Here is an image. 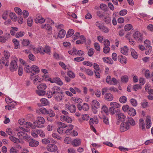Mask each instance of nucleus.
Masks as SVG:
<instances>
[{"instance_id":"obj_38","label":"nucleus","mask_w":153,"mask_h":153,"mask_svg":"<svg viewBox=\"0 0 153 153\" xmlns=\"http://www.w3.org/2000/svg\"><path fill=\"white\" fill-rule=\"evenodd\" d=\"M119 100L121 103H124L127 102V99L126 97L122 96L120 98Z\"/></svg>"},{"instance_id":"obj_44","label":"nucleus","mask_w":153,"mask_h":153,"mask_svg":"<svg viewBox=\"0 0 153 153\" xmlns=\"http://www.w3.org/2000/svg\"><path fill=\"white\" fill-rule=\"evenodd\" d=\"M13 42L15 46L14 48L15 49H17L19 46V42L17 39H13Z\"/></svg>"},{"instance_id":"obj_18","label":"nucleus","mask_w":153,"mask_h":153,"mask_svg":"<svg viewBox=\"0 0 153 153\" xmlns=\"http://www.w3.org/2000/svg\"><path fill=\"white\" fill-rule=\"evenodd\" d=\"M128 50L129 49L128 47L125 46L121 48L120 51L122 54L126 55L128 53Z\"/></svg>"},{"instance_id":"obj_47","label":"nucleus","mask_w":153,"mask_h":153,"mask_svg":"<svg viewBox=\"0 0 153 153\" xmlns=\"http://www.w3.org/2000/svg\"><path fill=\"white\" fill-rule=\"evenodd\" d=\"M9 16L13 21H16L17 17L15 13H11L10 14Z\"/></svg>"},{"instance_id":"obj_26","label":"nucleus","mask_w":153,"mask_h":153,"mask_svg":"<svg viewBox=\"0 0 153 153\" xmlns=\"http://www.w3.org/2000/svg\"><path fill=\"white\" fill-rule=\"evenodd\" d=\"M66 33V32L65 30L63 29L61 30L59 32L58 36L60 38H63Z\"/></svg>"},{"instance_id":"obj_43","label":"nucleus","mask_w":153,"mask_h":153,"mask_svg":"<svg viewBox=\"0 0 153 153\" xmlns=\"http://www.w3.org/2000/svg\"><path fill=\"white\" fill-rule=\"evenodd\" d=\"M24 69L27 72L29 73H31V72L32 67H30V66L27 65H26Z\"/></svg>"},{"instance_id":"obj_56","label":"nucleus","mask_w":153,"mask_h":153,"mask_svg":"<svg viewBox=\"0 0 153 153\" xmlns=\"http://www.w3.org/2000/svg\"><path fill=\"white\" fill-rule=\"evenodd\" d=\"M7 38L3 36H0V42L2 43H5L7 40Z\"/></svg>"},{"instance_id":"obj_41","label":"nucleus","mask_w":153,"mask_h":153,"mask_svg":"<svg viewBox=\"0 0 153 153\" xmlns=\"http://www.w3.org/2000/svg\"><path fill=\"white\" fill-rule=\"evenodd\" d=\"M141 106L143 108H145L149 106L148 102L146 100H144L141 103Z\"/></svg>"},{"instance_id":"obj_5","label":"nucleus","mask_w":153,"mask_h":153,"mask_svg":"<svg viewBox=\"0 0 153 153\" xmlns=\"http://www.w3.org/2000/svg\"><path fill=\"white\" fill-rule=\"evenodd\" d=\"M130 126L128 123L123 122L120 125V130L121 132L126 131L128 130Z\"/></svg>"},{"instance_id":"obj_32","label":"nucleus","mask_w":153,"mask_h":153,"mask_svg":"<svg viewBox=\"0 0 153 153\" xmlns=\"http://www.w3.org/2000/svg\"><path fill=\"white\" fill-rule=\"evenodd\" d=\"M40 112L42 114H47L48 112V110L44 107H41L39 109Z\"/></svg>"},{"instance_id":"obj_46","label":"nucleus","mask_w":153,"mask_h":153,"mask_svg":"<svg viewBox=\"0 0 153 153\" xmlns=\"http://www.w3.org/2000/svg\"><path fill=\"white\" fill-rule=\"evenodd\" d=\"M132 28V26L131 24H128L124 27V29L126 31H128Z\"/></svg>"},{"instance_id":"obj_16","label":"nucleus","mask_w":153,"mask_h":153,"mask_svg":"<svg viewBox=\"0 0 153 153\" xmlns=\"http://www.w3.org/2000/svg\"><path fill=\"white\" fill-rule=\"evenodd\" d=\"M71 144L74 146H77L80 145L81 140L80 139H74L72 141Z\"/></svg>"},{"instance_id":"obj_15","label":"nucleus","mask_w":153,"mask_h":153,"mask_svg":"<svg viewBox=\"0 0 153 153\" xmlns=\"http://www.w3.org/2000/svg\"><path fill=\"white\" fill-rule=\"evenodd\" d=\"M113 95L110 93H106L104 95V98L107 101H111L113 100Z\"/></svg>"},{"instance_id":"obj_6","label":"nucleus","mask_w":153,"mask_h":153,"mask_svg":"<svg viewBox=\"0 0 153 153\" xmlns=\"http://www.w3.org/2000/svg\"><path fill=\"white\" fill-rule=\"evenodd\" d=\"M39 52L42 54H44L46 53L50 55L51 52V49L50 47L46 46L44 49H41V48L39 49Z\"/></svg>"},{"instance_id":"obj_8","label":"nucleus","mask_w":153,"mask_h":153,"mask_svg":"<svg viewBox=\"0 0 153 153\" xmlns=\"http://www.w3.org/2000/svg\"><path fill=\"white\" fill-rule=\"evenodd\" d=\"M40 28L42 29H45L48 30V33L50 34L52 33V27L51 26L48 24H45L44 25H41Z\"/></svg>"},{"instance_id":"obj_37","label":"nucleus","mask_w":153,"mask_h":153,"mask_svg":"<svg viewBox=\"0 0 153 153\" xmlns=\"http://www.w3.org/2000/svg\"><path fill=\"white\" fill-rule=\"evenodd\" d=\"M26 134L24 133L23 131H19V132L17 133L18 136L19 138H22L23 139V136L26 135Z\"/></svg>"},{"instance_id":"obj_60","label":"nucleus","mask_w":153,"mask_h":153,"mask_svg":"<svg viewBox=\"0 0 153 153\" xmlns=\"http://www.w3.org/2000/svg\"><path fill=\"white\" fill-rule=\"evenodd\" d=\"M128 121L129 123L131 125L134 126L135 125V122L131 117L128 118Z\"/></svg>"},{"instance_id":"obj_11","label":"nucleus","mask_w":153,"mask_h":153,"mask_svg":"<svg viewBox=\"0 0 153 153\" xmlns=\"http://www.w3.org/2000/svg\"><path fill=\"white\" fill-rule=\"evenodd\" d=\"M119 61L122 64H125L126 63L127 59L126 57L122 55H120L118 56Z\"/></svg>"},{"instance_id":"obj_45","label":"nucleus","mask_w":153,"mask_h":153,"mask_svg":"<svg viewBox=\"0 0 153 153\" xmlns=\"http://www.w3.org/2000/svg\"><path fill=\"white\" fill-rule=\"evenodd\" d=\"M104 61L106 63H109V64H112V60L110 58H106L104 57L103 58Z\"/></svg>"},{"instance_id":"obj_13","label":"nucleus","mask_w":153,"mask_h":153,"mask_svg":"<svg viewBox=\"0 0 153 153\" xmlns=\"http://www.w3.org/2000/svg\"><path fill=\"white\" fill-rule=\"evenodd\" d=\"M53 96L57 101L59 102L62 100L63 95L61 91L56 95H55Z\"/></svg>"},{"instance_id":"obj_48","label":"nucleus","mask_w":153,"mask_h":153,"mask_svg":"<svg viewBox=\"0 0 153 153\" xmlns=\"http://www.w3.org/2000/svg\"><path fill=\"white\" fill-rule=\"evenodd\" d=\"M72 99L73 101H75L77 103H81L82 101V100L81 99L78 98L74 97H72Z\"/></svg>"},{"instance_id":"obj_59","label":"nucleus","mask_w":153,"mask_h":153,"mask_svg":"<svg viewBox=\"0 0 153 153\" xmlns=\"http://www.w3.org/2000/svg\"><path fill=\"white\" fill-rule=\"evenodd\" d=\"M33 19L32 18L30 17L28 18L27 20V24L29 27H31L32 25Z\"/></svg>"},{"instance_id":"obj_21","label":"nucleus","mask_w":153,"mask_h":153,"mask_svg":"<svg viewBox=\"0 0 153 153\" xmlns=\"http://www.w3.org/2000/svg\"><path fill=\"white\" fill-rule=\"evenodd\" d=\"M31 79L33 80V82L35 85H37L38 83V75H31Z\"/></svg>"},{"instance_id":"obj_9","label":"nucleus","mask_w":153,"mask_h":153,"mask_svg":"<svg viewBox=\"0 0 153 153\" xmlns=\"http://www.w3.org/2000/svg\"><path fill=\"white\" fill-rule=\"evenodd\" d=\"M18 66L17 62L16 60L12 61L10 62V68L11 71L16 70Z\"/></svg>"},{"instance_id":"obj_12","label":"nucleus","mask_w":153,"mask_h":153,"mask_svg":"<svg viewBox=\"0 0 153 153\" xmlns=\"http://www.w3.org/2000/svg\"><path fill=\"white\" fill-rule=\"evenodd\" d=\"M66 105L67 106L66 107L67 108L71 113H74L76 112V108L74 105L72 104L70 105Z\"/></svg>"},{"instance_id":"obj_49","label":"nucleus","mask_w":153,"mask_h":153,"mask_svg":"<svg viewBox=\"0 0 153 153\" xmlns=\"http://www.w3.org/2000/svg\"><path fill=\"white\" fill-rule=\"evenodd\" d=\"M72 141L71 138L69 137H66L64 140V142L67 144L71 143Z\"/></svg>"},{"instance_id":"obj_28","label":"nucleus","mask_w":153,"mask_h":153,"mask_svg":"<svg viewBox=\"0 0 153 153\" xmlns=\"http://www.w3.org/2000/svg\"><path fill=\"white\" fill-rule=\"evenodd\" d=\"M131 55L132 56L134 59H137L138 57V55L137 52L133 49H131Z\"/></svg>"},{"instance_id":"obj_24","label":"nucleus","mask_w":153,"mask_h":153,"mask_svg":"<svg viewBox=\"0 0 153 153\" xmlns=\"http://www.w3.org/2000/svg\"><path fill=\"white\" fill-rule=\"evenodd\" d=\"M139 127L143 130H145L144 122L143 119H140L139 120Z\"/></svg>"},{"instance_id":"obj_62","label":"nucleus","mask_w":153,"mask_h":153,"mask_svg":"<svg viewBox=\"0 0 153 153\" xmlns=\"http://www.w3.org/2000/svg\"><path fill=\"white\" fill-rule=\"evenodd\" d=\"M152 47L146 48L145 50V54L146 55H149L152 51Z\"/></svg>"},{"instance_id":"obj_63","label":"nucleus","mask_w":153,"mask_h":153,"mask_svg":"<svg viewBox=\"0 0 153 153\" xmlns=\"http://www.w3.org/2000/svg\"><path fill=\"white\" fill-rule=\"evenodd\" d=\"M68 75L71 78H74L75 77L74 74L71 71H69L67 72Z\"/></svg>"},{"instance_id":"obj_57","label":"nucleus","mask_w":153,"mask_h":153,"mask_svg":"<svg viewBox=\"0 0 153 153\" xmlns=\"http://www.w3.org/2000/svg\"><path fill=\"white\" fill-rule=\"evenodd\" d=\"M108 111V108L105 106H103L101 108V112L107 114Z\"/></svg>"},{"instance_id":"obj_3","label":"nucleus","mask_w":153,"mask_h":153,"mask_svg":"<svg viewBox=\"0 0 153 153\" xmlns=\"http://www.w3.org/2000/svg\"><path fill=\"white\" fill-rule=\"evenodd\" d=\"M47 80L50 82L51 83H57L60 85H62L63 84V82L61 79L58 77H56L53 79L48 77Z\"/></svg>"},{"instance_id":"obj_22","label":"nucleus","mask_w":153,"mask_h":153,"mask_svg":"<svg viewBox=\"0 0 153 153\" xmlns=\"http://www.w3.org/2000/svg\"><path fill=\"white\" fill-rule=\"evenodd\" d=\"M40 101L41 102V105H40L41 106H45L46 105H47L49 104V102L45 98H42L40 100Z\"/></svg>"},{"instance_id":"obj_30","label":"nucleus","mask_w":153,"mask_h":153,"mask_svg":"<svg viewBox=\"0 0 153 153\" xmlns=\"http://www.w3.org/2000/svg\"><path fill=\"white\" fill-rule=\"evenodd\" d=\"M16 131H23L24 133L25 132H28L30 130L28 127H27L26 128L22 127H19L18 129H17Z\"/></svg>"},{"instance_id":"obj_34","label":"nucleus","mask_w":153,"mask_h":153,"mask_svg":"<svg viewBox=\"0 0 153 153\" xmlns=\"http://www.w3.org/2000/svg\"><path fill=\"white\" fill-rule=\"evenodd\" d=\"M121 79L123 82L126 83L128 80V77L127 75H124L121 76Z\"/></svg>"},{"instance_id":"obj_39","label":"nucleus","mask_w":153,"mask_h":153,"mask_svg":"<svg viewBox=\"0 0 153 153\" xmlns=\"http://www.w3.org/2000/svg\"><path fill=\"white\" fill-rule=\"evenodd\" d=\"M47 114H48L51 117H53L55 116V113L52 110L50 109L48 111Z\"/></svg>"},{"instance_id":"obj_54","label":"nucleus","mask_w":153,"mask_h":153,"mask_svg":"<svg viewBox=\"0 0 153 153\" xmlns=\"http://www.w3.org/2000/svg\"><path fill=\"white\" fill-rule=\"evenodd\" d=\"M15 11L19 15H21L22 14L21 10L19 7H15L14 8Z\"/></svg>"},{"instance_id":"obj_35","label":"nucleus","mask_w":153,"mask_h":153,"mask_svg":"<svg viewBox=\"0 0 153 153\" xmlns=\"http://www.w3.org/2000/svg\"><path fill=\"white\" fill-rule=\"evenodd\" d=\"M102 18V20L107 24H108L111 22V19L110 17H105L104 16Z\"/></svg>"},{"instance_id":"obj_19","label":"nucleus","mask_w":153,"mask_h":153,"mask_svg":"<svg viewBox=\"0 0 153 153\" xmlns=\"http://www.w3.org/2000/svg\"><path fill=\"white\" fill-rule=\"evenodd\" d=\"M151 122L149 117H147L146 120V125L147 128H149L151 126Z\"/></svg>"},{"instance_id":"obj_23","label":"nucleus","mask_w":153,"mask_h":153,"mask_svg":"<svg viewBox=\"0 0 153 153\" xmlns=\"http://www.w3.org/2000/svg\"><path fill=\"white\" fill-rule=\"evenodd\" d=\"M136 112L135 110L133 108H130L128 110V114L131 116H134L136 114Z\"/></svg>"},{"instance_id":"obj_2","label":"nucleus","mask_w":153,"mask_h":153,"mask_svg":"<svg viewBox=\"0 0 153 153\" xmlns=\"http://www.w3.org/2000/svg\"><path fill=\"white\" fill-rule=\"evenodd\" d=\"M46 149L48 152H55L58 150V147L55 144H51L47 145Z\"/></svg>"},{"instance_id":"obj_52","label":"nucleus","mask_w":153,"mask_h":153,"mask_svg":"<svg viewBox=\"0 0 153 153\" xmlns=\"http://www.w3.org/2000/svg\"><path fill=\"white\" fill-rule=\"evenodd\" d=\"M47 88V86L45 83H41L39 85V89L45 90Z\"/></svg>"},{"instance_id":"obj_50","label":"nucleus","mask_w":153,"mask_h":153,"mask_svg":"<svg viewBox=\"0 0 153 153\" xmlns=\"http://www.w3.org/2000/svg\"><path fill=\"white\" fill-rule=\"evenodd\" d=\"M130 102L132 105L134 106H136L137 105V102L136 100L132 98L130 100Z\"/></svg>"},{"instance_id":"obj_53","label":"nucleus","mask_w":153,"mask_h":153,"mask_svg":"<svg viewBox=\"0 0 153 153\" xmlns=\"http://www.w3.org/2000/svg\"><path fill=\"white\" fill-rule=\"evenodd\" d=\"M25 34V33L23 31H20L17 33L16 34V37L19 38L23 36Z\"/></svg>"},{"instance_id":"obj_64","label":"nucleus","mask_w":153,"mask_h":153,"mask_svg":"<svg viewBox=\"0 0 153 153\" xmlns=\"http://www.w3.org/2000/svg\"><path fill=\"white\" fill-rule=\"evenodd\" d=\"M10 153H18V150L13 147H12L10 150Z\"/></svg>"},{"instance_id":"obj_51","label":"nucleus","mask_w":153,"mask_h":153,"mask_svg":"<svg viewBox=\"0 0 153 153\" xmlns=\"http://www.w3.org/2000/svg\"><path fill=\"white\" fill-rule=\"evenodd\" d=\"M144 45L146 48H148L152 47L150 46V43L149 41L148 40H146L144 42Z\"/></svg>"},{"instance_id":"obj_58","label":"nucleus","mask_w":153,"mask_h":153,"mask_svg":"<svg viewBox=\"0 0 153 153\" xmlns=\"http://www.w3.org/2000/svg\"><path fill=\"white\" fill-rule=\"evenodd\" d=\"M37 130H33L32 133V135L34 137H38V131Z\"/></svg>"},{"instance_id":"obj_17","label":"nucleus","mask_w":153,"mask_h":153,"mask_svg":"<svg viewBox=\"0 0 153 153\" xmlns=\"http://www.w3.org/2000/svg\"><path fill=\"white\" fill-rule=\"evenodd\" d=\"M100 106V104L96 100L92 101L91 104L92 107H94L97 109L99 108Z\"/></svg>"},{"instance_id":"obj_20","label":"nucleus","mask_w":153,"mask_h":153,"mask_svg":"<svg viewBox=\"0 0 153 153\" xmlns=\"http://www.w3.org/2000/svg\"><path fill=\"white\" fill-rule=\"evenodd\" d=\"M45 122V120L43 117H39V128H42L44 126V124Z\"/></svg>"},{"instance_id":"obj_7","label":"nucleus","mask_w":153,"mask_h":153,"mask_svg":"<svg viewBox=\"0 0 153 153\" xmlns=\"http://www.w3.org/2000/svg\"><path fill=\"white\" fill-rule=\"evenodd\" d=\"M134 38L139 42H141L143 40V37L141 33L138 31L135 32L133 34Z\"/></svg>"},{"instance_id":"obj_55","label":"nucleus","mask_w":153,"mask_h":153,"mask_svg":"<svg viewBox=\"0 0 153 153\" xmlns=\"http://www.w3.org/2000/svg\"><path fill=\"white\" fill-rule=\"evenodd\" d=\"M106 82L108 84L111 85H112V82L110 76H107L106 79Z\"/></svg>"},{"instance_id":"obj_61","label":"nucleus","mask_w":153,"mask_h":153,"mask_svg":"<svg viewBox=\"0 0 153 153\" xmlns=\"http://www.w3.org/2000/svg\"><path fill=\"white\" fill-rule=\"evenodd\" d=\"M26 134V135L23 136L24 137L23 139L29 143V142L31 141L32 139H31V138L30 137H29L27 134Z\"/></svg>"},{"instance_id":"obj_36","label":"nucleus","mask_w":153,"mask_h":153,"mask_svg":"<svg viewBox=\"0 0 153 153\" xmlns=\"http://www.w3.org/2000/svg\"><path fill=\"white\" fill-rule=\"evenodd\" d=\"M77 50L75 48H73L72 50L68 51V53L72 55H76Z\"/></svg>"},{"instance_id":"obj_10","label":"nucleus","mask_w":153,"mask_h":153,"mask_svg":"<svg viewBox=\"0 0 153 153\" xmlns=\"http://www.w3.org/2000/svg\"><path fill=\"white\" fill-rule=\"evenodd\" d=\"M60 119L62 121H65L68 123H71L72 122V119L68 116L61 115Z\"/></svg>"},{"instance_id":"obj_29","label":"nucleus","mask_w":153,"mask_h":153,"mask_svg":"<svg viewBox=\"0 0 153 153\" xmlns=\"http://www.w3.org/2000/svg\"><path fill=\"white\" fill-rule=\"evenodd\" d=\"M111 107L114 108H119L120 107V105L118 103L115 102H111L110 103Z\"/></svg>"},{"instance_id":"obj_42","label":"nucleus","mask_w":153,"mask_h":153,"mask_svg":"<svg viewBox=\"0 0 153 153\" xmlns=\"http://www.w3.org/2000/svg\"><path fill=\"white\" fill-rule=\"evenodd\" d=\"M101 28V29L100 30H102L105 33H107L109 31V29L107 27L105 26L104 25H103Z\"/></svg>"},{"instance_id":"obj_27","label":"nucleus","mask_w":153,"mask_h":153,"mask_svg":"<svg viewBox=\"0 0 153 153\" xmlns=\"http://www.w3.org/2000/svg\"><path fill=\"white\" fill-rule=\"evenodd\" d=\"M9 58L2 57L1 62L4 64L5 66H8L9 65Z\"/></svg>"},{"instance_id":"obj_33","label":"nucleus","mask_w":153,"mask_h":153,"mask_svg":"<svg viewBox=\"0 0 153 153\" xmlns=\"http://www.w3.org/2000/svg\"><path fill=\"white\" fill-rule=\"evenodd\" d=\"M30 43V41L28 39H24L22 42V44L23 46H27Z\"/></svg>"},{"instance_id":"obj_1","label":"nucleus","mask_w":153,"mask_h":153,"mask_svg":"<svg viewBox=\"0 0 153 153\" xmlns=\"http://www.w3.org/2000/svg\"><path fill=\"white\" fill-rule=\"evenodd\" d=\"M60 92H61V90L59 87L54 86L51 88V91H47L46 94L48 98H51L53 96L56 95Z\"/></svg>"},{"instance_id":"obj_25","label":"nucleus","mask_w":153,"mask_h":153,"mask_svg":"<svg viewBox=\"0 0 153 153\" xmlns=\"http://www.w3.org/2000/svg\"><path fill=\"white\" fill-rule=\"evenodd\" d=\"M29 145L31 147H36L38 145V142L32 139L31 141L29 142Z\"/></svg>"},{"instance_id":"obj_14","label":"nucleus","mask_w":153,"mask_h":153,"mask_svg":"<svg viewBox=\"0 0 153 153\" xmlns=\"http://www.w3.org/2000/svg\"><path fill=\"white\" fill-rule=\"evenodd\" d=\"M32 74L31 75H35L38 73V67L35 65H32Z\"/></svg>"},{"instance_id":"obj_40","label":"nucleus","mask_w":153,"mask_h":153,"mask_svg":"<svg viewBox=\"0 0 153 153\" xmlns=\"http://www.w3.org/2000/svg\"><path fill=\"white\" fill-rule=\"evenodd\" d=\"M12 29L10 30L11 34L13 36H14L15 33V32L18 31V28L16 27H11Z\"/></svg>"},{"instance_id":"obj_31","label":"nucleus","mask_w":153,"mask_h":153,"mask_svg":"<svg viewBox=\"0 0 153 153\" xmlns=\"http://www.w3.org/2000/svg\"><path fill=\"white\" fill-rule=\"evenodd\" d=\"M74 33V30L72 29H69L68 31L66 37L67 38L73 35Z\"/></svg>"},{"instance_id":"obj_4","label":"nucleus","mask_w":153,"mask_h":153,"mask_svg":"<svg viewBox=\"0 0 153 153\" xmlns=\"http://www.w3.org/2000/svg\"><path fill=\"white\" fill-rule=\"evenodd\" d=\"M116 115L117 120H119L121 121H124L126 119V116L123 113L118 112L117 111Z\"/></svg>"}]
</instances>
